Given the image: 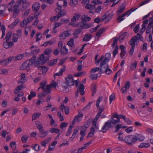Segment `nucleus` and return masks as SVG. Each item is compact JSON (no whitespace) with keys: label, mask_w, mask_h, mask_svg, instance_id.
I'll list each match as a JSON object with an SVG mask.
<instances>
[{"label":"nucleus","mask_w":153,"mask_h":153,"mask_svg":"<svg viewBox=\"0 0 153 153\" xmlns=\"http://www.w3.org/2000/svg\"><path fill=\"white\" fill-rule=\"evenodd\" d=\"M106 62L105 61L103 60L101 62L100 67V70L99 73V77L100 76L102 73L104 72L108 75L112 73V71L109 68L108 65L106 63Z\"/></svg>","instance_id":"1"},{"label":"nucleus","mask_w":153,"mask_h":153,"mask_svg":"<svg viewBox=\"0 0 153 153\" xmlns=\"http://www.w3.org/2000/svg\"><path fill=\"white\" fill-rule=\"evenodd\" d=\"M38 123L36 124V127L38 129L40 132L39 136L41 138H43L47 135L48 131L47 130H44L42 126V124L40 122H38Z\"/></svg>","instance_id":"2"},{"label":"nucleus","mask_w":153,"mask_h":153,"mask_svg":"<svg viewBox=\"0 0 153 153\" xmlns=\"http://www.w3.org/2000/svg\"><path fill=\"white\" fill-rule=\"evenodd\" d=\"M102 97H100L97 101L96 103V105L97 108H99V111L97 114L94 118V119L98 120L100 116L101 115L103 111L104 110V105H102L101 106V107H100L99 106V104L100 102H101L102 100Z\"/></svg>","instance_id":"3"},{"label":"nucleus","mask_w":153,"mask_h":153,"mask_svg":"<svg viewBox=\"0 0 153 153\" xmlns=\"http://www.w3.org/2000/svg\"><path fill=\"white\" fill-rule=\"evenodd\" d=\"M47 83L46 81L41 82L40 83V87L38 88V90L41 88L43 90V92L46 93L47 94L50 93L51 91V86L49 85H46Z\"/></svg>","instance_id":"4"},{"label":"nucleus","mask_w":153,"mask_h":153,"mask_svg":"<svg viewBox=\"0 0 153 153\" xmlns=\"http://www.w3.org/2000/svg\"><path fill=\"white\" fill-rule=\"evenodd\" d=\"M125 141L129 145H132L137 142L136 137L135 136L130 135L126 136L124 139Z\"/></svg>","instance_id":"5"},{"label":"nucleus","mask_w":153,"mask_h":153,"mask_svg":"<svg viewBox=\"0 0 153 153\" xmlns=\"http://www.w3.org/2000/svg\"><path fill=\"white\" fill-rule=\"evenodd\" d=\"M114 39L113 43L111 45V46L113 48H115L112 52L113 57H114L118 53L119 48L118 46L116 45L118 41L117 38L115 37Z\"/></svg>","instance_id":"6"},{"label":"nucleus","mask_w":153,"mask_h":153,"mask_svg":"<svg viewBox=\"0 0 153 153\" xmlns=\"http://www.w3.org/2000/svg\"><path fill=\"white\" fill-rule=\"evenodd\" d=\"M111 123H112L110 120H108V121L106 122L105 123V125L102 127V130L99 131L102 132L103 133H105L106 131H103V130H108L110 128H111L112 127Z\"/></svg>","instance_id":"7"},{"label":"nucleus","mask_w":153,"mask_h":153,"mask_svg":"<svg viewBox=\"0 0 153 153\" xmlns=\"http://www.w3.org/2000/svg\"><path fill=\"white\" fill-rule=\"evenodd\" d=\"M65 80L69 86L73 85L75 83V81L73 79V76L71 75H69L65 77Z\"/></svg>","instance_id":"8"},{"label":"nucleus","mask_w":153,"mask_h":153,"mask_svg":"<svg viewBox=\"0 0 153 153\" xmlns=\"http://www.w3.org/2000/svg\"><path fill=\"white\" fill-rule=\"evenodd\" d=\"M20 7V6L19 5V4L16 3L14 7H13V16L15 18H16L19 13Z\"/></svg>","instance_id":"9"},{"label":"nucleus","mask_w":153,"mask_h":153,"mask_svg":"<svg viewBox=\"0 0 153 153\" xmlns=\"http://www.w3.org/2000/svg\"><path fill=\"white\" fill-rule=\"evenodd\" d=\"M32 65V62L30 60H27L20 66V69L21 70H23L26 69L27 68L30 67Z\"/></svg>","instance_id":"10"},{"label":"nucleus","mask_w":153,"mask_h":153,"mask_svg":"<svg viewBox=\"0 0 153 153\" xmlns=\"http://www.w3.org/2000/svg\"><path fill=\"white\" fill-rule=\"evenodd\" d=\"M49 57L48 56H45L43 54H42L39 56L38 60L40 61L42 64H43L47 62L48 60Z\"/></svg>","instance_id":"11"},{"label":"nucleus","mask_w":153,"mask_h":153,"mask_svg":"<svg viewBox=\"0 0 153 153\" xmlns=\"http://www.w3.org/2000/svg\"><path fill=\"white\" fill-rule=\"evenodd\" d=\"M130 87V83L128 81L126 82L125 85L124 87H123L121 90L122 93H126L127 91L128 90Z\"/></svg>","instance_id":"12"},{"label":"nucleus","mask_w":153,"mask_h":153,"mask_svg":"<svg viewBox=\"0 0 153 153\" xmlns=\"http://www.w3.org/2000/svg\"><path fill=\"white\" fill-rule=\"evenodd\" d=\"M85 87L84 85L82 84H80L79 86V87L77 88L76 91H78L80 92V94L81 95H83L85 94V91L84 89Z\"/></svg>","instance_id":"13"},{"label":"nucleus","mask_w":153,"mask_h":153,"mask_svg":"<svg viewBox=\"0 0 153 153\" xmlns=\"http://www.w3.org/2000/svg\"><path fill=\"white\" fill-rule=\"evenodd\" d=\"M98 120L94 119L92 122V125L91 128H93L95 131L98 130L99 128L98 125H97Z\"/></svg>","instance_id":"14"},{"label":"nucleus","mask_w":153,"mask_h":153,"mask_svg":"<svg viewBox=\"0 0 153 153\" xmlns=\"http://www.w3.org/2000/svg\"><path fill=\"white\" fill-rule=\"evenodd\" d=\"M13 58V57H10L7 59L1 61L0 62V63H1L2 65H5L10 62L11 61Z\"/></svg>","instance_id":"15"},{"label":"nucleus","mask_w":153,"mask_h":153,"mask_svg":"<svg viewBox=\"0 0 153 153\" xmlns=\"http://www.w3.org/2000/svg\"><path fill=\"white\" fill-rule=\"evenodd\" d=\"M125 8V4L122 3L120 6L119 8L117 11V15H119L122 13L124 11Z\"/></svg>","instance_id":"16"},{"label":"nucleus","mask_w":153,"mask_h":153,"mask_svg":"<svg viewBox=\"0 0 153 153\" xmlns=\"http://www.w3.org/2000/svg\"><path fill=\"white\" fill-rule=\"evenodd\" d=\"M67 13L66 11L65 10H62L58 14L56 15V17H57V20H58L59 19L63 16L65 15Z\"/></svg>","instance_id":"17"},{"label":"nucleus","mask_w":153,"mask_h":153,"mask_svg":"<svg viewBox=\"0 0 153 153\" xmlns=\"http://www.w3.org/2000/svg\"><path fill=\"white\" fill-rule=\"evenodd\" d=\"M83 116V114H81L80 113H79L78 114L76 115L74 119L77 122H79L81 120Z\"/></svg>","instance_id":"18"},{"label":"nucleus","mask_w":153,"mask_h":153,"mask_svg":"<svg viewBox=\"0 0 153 153\" xmlns=\"http://www.w3.org/2000/svg\"><path fill=\"white\" fill-rule=\"evenodd\" d=\"M65 66H64L62 68L60 69L58 73H56L54 74V77L56 76H61L62 75L63 72L65 71Z\"/></svg>","instance_id":"19"},{"label":"nucleus","mask_w":153,"mask_h":153,"mask_svg":"<svg viewBox=\"0 0 153 153\" xmlns=\"http://www.w3.org/2000/svg\"><path fill=\"white\" fill-rule=\"evenodd\" d=\"M25 87L23 84H21L18 86L14 91V93L15 94H18L19 92V91L23 89Z\"/></svg>","instance_id":"20"},{"label":"nucleus","mask_w":153,"mask_h":153,"mask_svg":"<svg viewBox=\"0 0 153 153\" xmlns=\"http://www.w3.org/2000/svg\"><path fill=\"white\" fill-rule=\"evenodd\" d=\"M81 20L84 22L89 21L91 19V18L88 17L87 15H82L81 17Z\"/></svg>","instance_id":"21"},{"label":"nucleus","mask_w":153,"mask_h":153,"mask_svg":"<svg viewBox=\"0 0 153 153\" xmlns=\"http://www.w3.org/2000/svg\"><path fill=\"white\" fill-rule=\"evenodd\" d=\"M135 136L136 137L137 141L138 140L140 142H142L145 139V137L141 134H136Z\"/></svg>","instance_id":"22"},{"label":"nucleus","mask_w":153,"mask_h":153,"mask_svg":"<svg viewBox=\"0 0 153 153\" xmlns=\"http://www.w3.org/2000/svg\"><path fill=\"white\" fill-rule=\"evenodd\" d=\"M21 79L19 80L18 82V83H24L26 81V80L25 79V75L24 74H22L20 76Z\"/></svg>","instance_id":"23"},{"label":"nucleus","mask_w":153,"mask_h":153,"mask_svg":"<svg viewBox=\"0 0 153 153\" xmlns=\"http://www.w3.org/2000/svg\"><path fill=\"white\" fill-rule=\"evenodd\" d=\"M134 37H132L131 39L129 41V44L131 46V47H135V43L137 42V40L134 39Z\"/></svg>","instance_id":"24"},{"label":"nucleus","mask_w":153,"mask_h":153,"mask_svg":"<svg viewBox=\"0 0 153 153\" xmlns=\"http://www.w3.org/2000/svg\"><path fill=\"white\" fill-rule=\"evenodd\" d=\"M61 52L62 54H67L68 53V50L65 46H64L61 49Z\"/></svg>","instance_id":"25"},{"label":"nucleus","mask_w":153,"mask_h":153,"mask_svg":"<svg viewBox=\"0 0 153 153\" xmlns=\"http://www.w3.org/2000/svg\"><path fill=\"white\" fill-rule=\"evenodd\" d=\"M137 62L135 61L133 63H131L130 65V70L133 71L135 69L137 66Z\"/></svg>","instance_id":"26"},{"label":"nucleus","mask_w":153,"mask_h":153,"mask_svg":"<svg viewBox=\"0 0 153 153\" xmlns=\"http://www.w3.org/2000/svg\"><path fill=\"white\" fill-rule=\"evenodd\" d=\"M38 69V70H41L42 71V74H45L48 71L47 67L44 66L39 67Z\"/></svg>","instance_id":"27"},{"label":"nucleus","mask_w":153,"mask_h":153,"mask_svg":"<svg viewBox=\"0 0 153 153\" xmlns=\"http://www.w3.org/2000/svg\"><path fill=\"white\" fill-rule=\"evenodd\" d=\"M110 120L112 123L114 125H115L120 122V119H115L114 118H113V117H111Z\"/></svg>","instance_id":"28"},{"label":"nucleus","mask_w":153,"mask_h":153,"mask_svg":"<svg viewBox=\"0 0 153 153\" xmlns=\"http://www.w3.org/2000/svg\"><path fill=\"white\" fill-rule=\"evenodd\" d=\"M91 38V35L90 34H86L83 39V41L87 42L89 41Z\"/></svg>","instance_id":"29"},{"label":"nucleus","mask_w":153,"mask_h":153,"mask_svg":"<svg viewBox=\"0 0 153 153\" xmlns=\"http://www.w3.org/2000/svg\"><path fill=\"white\" fill-rule=\"evenodd\" d=\"M19 22V20H16L14 22L9 25L8 27L9 28L12 29L17 25Z\"/></svg>","instance_id":"30"},{"label":"nucleus","mask_w":153,"mask_h":153,"mask_svg":"<svg viewBox=\"0 0 153 153\" xmlns=\"http://www.w3.org/2000/svg\"><path fill=\"white\" fill-rule=\"evenodd\" d=\"M91 90L92 91V96H94L96 94L97 90V86L95 84L92 85L91 87Z\"/></svg>","instance_id":"31"},{"label":"nucleus","mask_w":153,"mask_h":153,"mask_svg":"<svg viewBox=\"0 0 153 153\" xmlns=\"http://www.w3.org/2000/svg\"><path fill=\"white\" fill-rule=\"evenodd\" d=\"M106 28H103L100 29L96 33V36L98 37L100 36L103 32L106 30Z\"/></svg>","instance_id":"32"},{"label":"nucleus","mask_w":153,"mask_h":153,"mask_svg":"<svg viewBox=\"0 0 153 153\" xmlns=\"http://www.w3.org/2000/svg\"><path fill=\"white\" fill-rule=\"evenodd\" d=\"M77 4V0H71L70 1V5L73 7L76 6Z\"/></svg>","instance_id":"33"},{"label":"nucleus","mask_w":153,"mask_h":153,"mask_svg":"<svg viewBox=\"0 0 153 153\" xmlns=\"http://www.w3.org/2000/svg\"><path fill=\"white\" fill-rule=\"evenodd\" d=\"M12 33L11 31L8 32L6 34L5 39L6 40V42H8L10 39L12 35Z\"/></svg>","instance_id":"34"},{"label":"nucleus","mask_w":153,"mask_h":153,"mask_svg":"<svg viewBox=\"0 0 153 153\" xmlns=\"http://www.w3.org/2000/svg\"><path fill=\"white\" fill-rule=\"evenodd\" d=\"M80 17L79 14H75L71 19V21L73 22H75L77 20L79 19Z\"/></svg>","instance_id":"35"},{"label":"nucleus","mask_w":153,"mask_h":153,"mask_svg":"<svg viewBox=\"0 0 153 153\" xmlns=\"http://www.w3.org/2000/svg\"><path fill=\"white\" fill-rule=\"evenodd\" d=\"M150 146V144L149 143H142L139 146V147L141 148L143 147L147 148L149 147Z\"/></svg>","instance_id":"36"},{"label":"nucleus","mask_w":153,"mask_h":153,"mask_svg":"<svg viewBox=\"0 0 153 153\" xmlns=\"http://www.w3.org/2000/svg\"><path fill=\"white\" fill-rule=\"evenodd\" d=\"M1 29L2 30V35L1 39H2L3 38L5 34L6 28L4 25H2L1 26Z\"/></svg>","instance_id":"37"},{"label":"nucleus","mask_w":153,"mask_h":153,"mask_svg":"<svg viewBox=\"0 0 153 153\" xmlns=\"http://www.w3.org/2000/svg\"><path fill=\"white\" fill-rule=\"evenodd\" d=\"M67 45L70 47H72L74 46V41L73 39H71L70 40L67 42Z\"/></svg>","instance_id":"38"},{"label":"nucleus","mask_w":153,"mask_h":153,"mask_svg":"<svg viewBox=\"0 0 153 153\" xmlns=\"http://www.w3.org/2000/svg\"><path fill=\"white\" fill-rule=\"evenodd\" d=\"M29 23L27 19H24L20 23L21 27H25Z\"/></svg>","instance_id":"39"},{"label":"nucleus","mask_w":153,"mask_h":153,"mask_svg":"<svg viewBox=\"0 0 153 153\" xmlns=\"http://www.w3.org/2000/svg\"><path fill=\"white\" fill-rule=\"evenodd\" d=\"M57 62V60L54 59L50 61L48 63V65L50 66H53Z\"/></svg>","instance_id":"40"},{"label":"nucleus","mask_w":153,"mask_h":153,"mask_svg":"<svg viewBox=\"0 0 153 153\" xmlns=\"http://www.w3.org/2000/svg\"><path fill=\"white\" fill-rule=\"evenodd\" d=\"M128 33L127 32H125L121 34L119 37V39L120 40H123L126 37L127 35H128Z\"/></svg>","instance_id":"41"},{"label":"nucleus","mask_w":153,"mask_h":153,"mask_svg":"<svg viewBox=\"0 0 153 153\" xmlns=\"http://www.w3.org/2000/svg\"><path fill=\"white\" fill-rule=\"evenodd\" d=\"M59 130L58 128H52L49 131L50 132L52 133H57L59 132Z\"/></svg>","instance_id":"42"},{"label":"nucleus","mask_w":153,"mask_h":153,"mask_svg":"<svg viewBox=\"0 0 153 153\" xmlns=\"http://www.w3.org/2000/svg\"><path fill=\"white\" fill-rule=\"evenodd\" d=\"M84 23L83 21L79 22L76 24V27L78 28L80 27V29H83Z\"/></svg>","instance_id":"43"},{"label":"nucleus","mask_w":153,"mask_h":153,"mask_svg":"<svg viewBox=\"0 0 153 153\" xmlns=\"http://www.w3.org/2000/svg\"><path fill=\"white\" fill-rule=\"evenodd\" d=\"M36 42H37L42 38V36L41 33H38L36 34Z\"/></svg>","instance_id":"44"},{"label":"nucleus","mask_w":153,"mask_h":153,"mask_svg":"<svg viewBox=\"0 0 153 153\" xmlns=\"http://www.w3.org/2000/svg\"><path fill=\"white\" fill-rule=\"evenodd\" d=\"M73 127V126H72L71 125H70L68 128V129L67 131V132L66 134V136H68L69 135L71 132L72 130V128Z\"/></svg>","instance_id":"45"},{"label":"nucleus","mask_w":153,"mask_h":153,"mask_svg":"<svg viewBox=\"0 0 153 153\" xmlns=\"http://www.w3.org/2000/svg\"><path fill=\"white\" fill-rule=\"evenodd\" d=\"M95 131L93 129V128H91L90 129V132L88 133V137H93L94 134L95 133Z\"/></svg>","instance_id":"46"},{"label":"nucleus","mask_w":153,"mask_h":153,"mask_svg":"<svg viewBox=\"0 0 153 153\" xmlns=\"http://www.w3.org/2000/svg\"><path fill=\"white\" fill-rule=\"evenodd\" d=\"M28 4L27 3L22 4V7L21 8V10L22 11H25L27 8H30L28 7Z\"/></svg>","instance_id":"47"},{"label":"nucleus","mask_w":153,"mask_h":153,"mask_svg":"<svg viewBox=\"0 0 153 153\" xmlns=\"http://www.w3.org/2000/svg\"><path fill=\"white\" fill-rule=\"evenodd\" d=\"M32 8L33 10L35 11H37L39 9V6L36 3L32 5Z\"/></svg>","instance_id":"48"},{"label":"nucleus","mask_w":153,"mask_h":153,"mask_svg":"<svg viewBox=\"0 0 153 153\" xmlns=\"http://www.w3.org/2000/svg\"><path fill=\"white\" fill-rule=\"evenodd\" d=\"M78 130L77 129L74 130L72 137H70L69 138V140H71V141L73 140V139H74L75 137L76 134L78 132Z\"/></svg>","instance_id":"49"},{"label":"nucleus","mask_w":153,"mask_h":153,"mask_svg":"<svg viewBox=\"0 0 153 153\" xmlns=\"http://www.w3.org/2000/svg\"><path fill=\"white\" fill-rule=\"evenodd\" d=\"M16 35L19 38L20 37L22 36V30L21 29H19L16 30Z\"/></svg>","instance_id":"50"},{"label":"nucleus","mask_w":153,"mask_h":153,"mask_svg":"<svg viewBox=\"0 0 153 153\" xmlns=\"http://www.w3.org/2000/svg\"><path fill=\"white\" fill-rule=\"evenodd\" d=\"M86 128L85 127H82L80 131V134L82 136L84 137L85 136V132L86 131Z\"/></svg>","instance_id":"51"},{"label":"nucleus","mask_w":153,"mask_h":153,"mask_svg":"<svg viewBox=\"0 0 153 153\" xmlns=\"http://www.w3.org/2000/svg\"><path fill=\"white\" fill-rule=\"evenodd\" d=\"M98 75H99V74H92L90 75V78L92 80H96L98 77Z\"/></svg>","instance_id":"52"},{"label":"nucleus","mask_w":153,"mask_h":153,"mask_svg":"<svg viewBox=\"0 0 153 153\" xmlns=\"http://www.w3.org/2000/svg\"><path fill=\"white\" fill-rule=\"evenodd\" d=\"M91 23H84L83 29H87L91 27V26H93Z\"/></svg>","instance_id":"53"},{"label":"nucleus","mask_w":153,"mask_h":153,"mask_svg":"<svg viewBox=\"0 0 153 153\" xmlns=\"http://www.w3.org/2000/svg\"><path fill=\"white\" fill-rule=\"evenodd\" d=\"M82 31L81 29H77L73 33V35L74 36H76L79 34Z\"/></svg>","instance_id":"54"},{"label":"nucleus","mask_w":153,"mask_h":153,"mask_svg":"<svg viewBox=\"0 0 153 153\" xmlns=\"http://www.w3.org/2000/svg\"><path fill=\"white\" fill-rule=\"evenodd\" d=\"M105 58L103 60H105V62H108L109 61V58H110L111 56V53H107L105 55Z\"/></svg>","instance_id":"55"},{"label":"nucleus","mask_w":153,"mask_h":153,"mask_svg":"<svg viewBox=\"0 0 153 153\" xmlns=\"http://www.w3.org/2000/svg\"><path fill=\"white\" fill-rule=\"evenodd\" d=\"M31 147L35 151H38L39 150V146L38 144H36L33 145H32Z\"/></svg>","instance_id":"56"},{"label":"nucleus","mask_w":153,"mask_h":153,"mask_svg":"<svg viewBox=\"0 0 153 153\" xmlns=\"http://www.w3.org/2000/svg\"><path fill=\"white\" fill-rule=\"evenodd\" d=\"M47 93H39L38 95V97L39 99H41L43 98L45 96H46Z\"/></svg>","instance_id":"57"},{"label":"nucleus","mask_w":153,"mask_h":153,"mask_svg":"<svg viewBox=\"0 0 153 153\" xmlns=\"http://www.w3.org/2000/svg\"><path fill=\"white\" fill-rule=\"evenodd\" d=\"M28 138V137L26 135H24L22 136L21 138V140L23 143H26L27 141Z\"/></svg>","instance_id":"58"},{"label":"nucleus","mask_w":153,"mask_h":153,"mask_svg":"<svg viewBox=\"0 0 153 153\" xmlns=\"http://www.w3.org/2000/svg\"><path fill=\"white\" fill-rule=\"evenodd\" d=\"M86 74L85 72L83 71L80 72H78L76 74L74 75V76L77 77H79L80 76H83V75L85 74Z\"/></svg>","instance_id":"59"},{"label":"nucleus","mask_w":153,"mask_h":153,"mask_svg":"<svg viewBox=\"0 0 153 153\" xmlns=\"http://www.w3.org/2000/svg\"><path fill=\"white\" fill-rule=\"evenodd\" d=\"M85 8L90 10H93L95 8V7L94 5L87 4L85 6Z\"/></svg>","instance_id":"60"},{"label":"nucleus","mask_w":153,"mask_h":153,"mask_svg":"<svg viewBox=\"0 0 153 153\" xmlns=\"http://www.w3.org/2000/svg\"><path fill=\"white\" fill-rule=\"evenodd\" d=\"M25 12L22 15L23 17H25V16H28V14L30 13V8H27L25 10Z\"/></svg>","instance_id":"61"},{"label":"nucleus","mask_w":153,"mask_h":153,"mask_svg":"<svg viewBox=\"0 0 153 153\" xmlns=\"http://www.w3.org/2000/svg\"><path fill=\"white\" fill-rule=\"evenodd\" d=\"M124 16H123V14H122L121 15L118 16L117 19V20L118 21V22H120L124 20L125 19L123 18V17Z\"/></svg>","instance_id":"62"},{"label":"nucleus","mask_w":153,"mask_h":153,"mask_svg":"<svg viewBox=\"0 0 153 153\" xmlns=\"http://www.w3.org/2000/svg\"><path fill=\"white\" fill-rule=\"evenodd\" d=\"M40 114V113H38L35 114L33 115L32 116V120H35L37 118L39 117V116Z\"/></svg>","instance_id":"63"},{"label":"nucleus","mask_w":153,"mask_h":153,"mask_svg":"<svg viewBox=\"0 0 153 153\" xmlns=\"http://www.w3.org/2000/svg\"><path fill=\"white\" fill-rule=\"evenodd\" d=\"M12 41L14 42H16L18 41L19 37L16 35V33L13 34L12 37Z\"/></svg>","instance_id":"64"}]
</instances>
